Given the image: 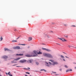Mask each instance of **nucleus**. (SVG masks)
<instances>
[{"label":"nucleus","mask_w":76,"mask_h":76,"mask_svg":"<svg viewBox=\"0 0 76 76\" xmlns=\"http://www.w3.org/2000/svg\"><path fill=\"white\" fill-rule=\"evenodd\" d=\"M37 56V55H35L34 53H31V55L28 54L25 55V56L28 57H35Z\"/></svg>","instance_id":"nucleus-1"},{"label":"nucleus","mask_w":76,"mask_h":76,"mask_svg":"<svg viewBox=\"0 0 76 76\" xmlns=\"http://www.w3.org/2000/svg\"><path fill=\"white\" fill-rule=\"evenodd\" d=\"M33 52L34 54V55H37L35 57H37V56H38L37 54H42V53L40 51H39V52H38L36 50H34L33 51Z\"/></svg>","instance_id":"nucleus-2"},{"label":"nucleus","mask_w":76,"mask_h":76,"mask_svg":"<svg viewBox=\"0 0 76 76\" xmlns=\"http://www.w3.org/2000/svg\"><path fill=\"white\" fill-rule=\"evenodd\" d=\"M48 63L51 65H55V64H58V63L57 62H53V63H52L50 62H49Z\"/></svg>","instance_id":"nucleus-3"},{"label":"nucleus","mask_w":76,"mask_h":76,"mask_svg":"<svg viewBox=\"0 0 76 76\" xmlns=\"http://www.w3.org/2000/svg\"><path fill=\"white\" fill-rule=\"evenodd\" d=\"M42 50H45L46 51H48V52L51 51V50H50V49H46L45 48H42Z\"/></svg>","instance_id":"nucleus-4"},{"label":"nucleus","mask_w":76,"mask_h":76,"mask_svg":"<svg viewBox=\"0 0 76 76\" xmlns=\"http://www.w3.org/2000/svg\"><path fill=\"white\" fill-rule=\"evenodd\" d=\"M26 60H21L19 61L20 63H25L26 62Z\"/></svg>","instance_id":"nucleus-5"},{"label":"nucleus","mask_w":76,"mask_h":76,"mask_svg":"<svg viewBox=\"0 0 76 76\" xmlns=\"http://www.w3.org/2000/svg\"><path fill=\"white\" fill-rule=\"evenodd\" d=\"M58 39H60L62 41L64 42V41H67V40L65 39H64V38H58Z\"/></svg>","instance_id":"nucleus-6"},{"label":"nucleus","mask_w":76,"mask_h":76,"mask_svg":"<svg viewBox=\"0 0 76 76\" xmlns=\"http://www.w3.org/2000/svg\"><path fill=\"white\" fill-rule=\"evenodd\" d=\"M48 57H49V58H53V56L51 55L48 54Z\"/></svg>","instance_id":"nucleus-7"},{"label":"nucleus","mask_w":76,"mask_h":76,"mask_svg":"<svg viewBox=\"0 0 76 76\" xmlns=\"http://www.w3.org/2000/svg\"><path fill=\"white\" fill-rule=\"evenodd\" d=\"M43 55L45 57H48V53H44L43 54Z\"/></svg>","instance_id":"nucleus-8"},{"label":"nucleus","mask_w":76,"mask_h":76,"mask_svg":"<svg viewBox=\"0 0 76 76\" xmlns=\"http://www.w3.org/2000/svg\"><path fill=\"white\" fill-rule=\"evenodd\" d=\"M4 50L6 51H11V50L9 49L8 48H4Z\"/></svg>","instance_id":"nucleus-9"},{"label":"nucleus","mask_w":76,"mask_h":76,"mask_svg":"<svg viewBox=\"0 0 76 76\" xmlns=\"http://www.w3.org/2000/svg\"><path fill=\"white\" fill-rule=\"evenodd\" d=\"M72 69H67L66 71V72H72Z\"/></svg>","instance_id":"nucleus-10"},{"label":"nucleus","mask_w":76,"mask_h":76,"mask_svg":"<svg viewBox=\"0 0 76 76\" xmlns=\"http://www.w3.org/2000/svg\"><path fill=\"white\" fill-rule=\"evenodd\" d=\"M20 58H18L17 59L14 60V61H17V60H20Z\"/></svg>","instance_id":"nucleus-11"},{"label":"nucleus","mask_w":76,"mask_h":76,"mask_svg":"<svg viewBox=\"0 0 76 76\" xmlns=\"http://www.w3.org/2000/svg\"><path fill=\"white\" fill-rule=\"evenodd\" d=\"M7 58V56H4L3 57V58Z\"/></svg>","instance_id":"nucleus-12"},{"label":"nucleus","mask_w":76,"mask_h":76,"mask_svg":"<svg viewBox=\"0 0 76 76\" xmlns=\"http://www.w3.org/2000/svg\"><path fill=\"white\" fill-rule=\"evenodd\" d=\"M23 54H16V56H23Z\"/></svg>","instance_id":"nucleus-13"},{"label":"nucleus","mask_w":76,"mask_h":76,"mask_svg":"<svg viewBox=\"0 0 76 76\" xmlns=\"http://www.w3.org/2000/svg\"><path fill=\"white\" fill-rule=\"evenodd\" d=\"M8 74L9 75V76H13L12 75L11 73H10V72H8Z\"/></svg>","instance_id":"nucleus-14"},{"label":"nucleus","mask_w":76,"mask_h":76,"mask_svg":"<svg viewBox=\"0 0 76 76\" xmlns=\"http://www.w3.org/2000/svg\"><path fill=\"white\" fill-rule=\"evenodd\" d=\"M32 39V37H29L28 39V41H31Z\"/></svg>","instance_id":"nucleus-15"},{"label":"nucleus","mask_w":76,"mask_h":76,"mask_svg":"<svg viewBox=\"0 0 76 76\" xmlns=\"http://www.w3.org/2000/svg\"><path fill=\"white\" fill-rule=\"evenodd\" d=\"M12 42H17V40H12Z\"/></svg>","instance_id":"nucleus-16"},{"label":"nucleus","mask_w":76,"mask_h":76,"mask_svg":"<svg viewBox=\"0 0 76 76\" xmlns=\"http://www.w3.org/2000/svg\"><path fill=\"white\" fill-rule=\"evenodd\" d=\"M17 49H20V48L19 46H16Z\"/></svg>","instance_id":"nucleus-17"},{"label":"nucleus","mask_w":76,"mask_h":76,"mask_svg":"<svg viewBox=\"0 0 76 76\" xmlns=\"http://www.w3.org/2000/svg\"><path fill=\"white\" fill-rule=\"evenodd\" d=\"M12 63H16L17 62L16 61H11Z\"/></svg>","instance_id":"nucleus-18"},{"label":"nucleus","mask_w":76,"mask_h":76,"mask_svg":"<svg viewBox=\"0 0 76 76\" xmlns=\"http://www.w3.org/2000/svg\"><path fill=\"white\" fill-rule=\"evenodd\" d=\"M68 47H69V48H71V47H74V46H70L69 45H68Z\"/></svg>","instance_id":"nucleus-19"},{"label":"nucleus","mask_w":76,"mask_h":76,"mask_svg":"<svg viewBox=\"0 0 76 76\" xmlns=\"http://www.w3.org/2000/svg\"><path fill=\"white\" fill-rule=\"evenodd\" d=\"M44 71V72H47V71L44 69H42L40 70V71Z\"/></svg>","instance_id":"nucleus-20"},{"label":"nucleus","mask_w":76,"mask_h":76,"mask_svg":"<svg viewBox=\"0 0 76 76\" xmlns=\"http://www.w3.org/2000/svg\"><path fill=\"white\" fill-rule=\"evenodd\" d=\"M28 63H32V61H31V60H29L28 61Z\"/></svg>","instance_id":"nucleus-21"},{"label":"nucleus","mask_w":76,"mask_h":76,"mask_svg":"<svg viewBox=\"0 0 76 76\" xmlns=\"http://www.w3.org/2000/svg\"><path fill=\"white\" fill-rule=\"evenodd\" d=\"M46 64H47V66H48V67H50V65H48V63L46 62Z\"/></svg>","instance_id":"nucleus-22"},{"label":"nucleus","mask_w":76,"mask_h":76,"mask_svg":"<svg viewBox=\"0 0 76 76\" xmlns=\"http://www.w3.org/2000/svg\"><path fill=\"white\" fill-rule=\"evenodd\" d=\"M64 37L65 38H68V36L67 35H64Z\"/></svg>","instance_id":"nucleus-23"},{"label":"nucleus","mask_w":76,"mask_h":76,"mask_svg":"<svg viewBox=\"0 0 76 76\" xmlns=\"http://www.w3.org/2000/svg\"><path fill=\"white\" fill-rule=\"evenodd\" d=\"M61 58H64V56H63V55H61Z\"/></svg>","instance_id":"nucleus-24"},{"label":"nucleus","mask_w":76,"mask_h":76,"mask_svg":"<svg viewBox=\"0 0 76 76\" xmlns=\"http://www.w3.org/2000/svg\"><path fill=\"white\" fill-rule=\"evenodd\" d=\"M49 61H51V62H52V63H53L54 62V61L52 60H49Z\"/></svg>","instance_id":"nucleus-25"},{"label":"nucleus","mask_w":76,"mask_h":76,"mask_svg":"<svg viewBox=\"0 0 76 76\" xmlns=\"http://www.w3.org/2000/svg\"><path fill=\"white\" fill-rule=\"evenodd\" d=\"M13 49H14L15 50L16 49H17L16 46V47H13Z\"/></svg>","instance_id":"nucleus-26"},{"label":"nucleus","mask_w":76,"mask_h":76,"mask_svg":"<svg viewBox=\"0 0 76 76\" xmlns=\"http://www.w3.org/2000/svg\"><path fill=\"white\" fill-rule=\"evenodd\" d=\"M36 64L37 65H39V63L37 62H36Z\"/></svg>","instance_id":"nucleus-27"},{"label":"nucleus","mask_w":76,"mask_h":76,"mask_svg":"<svg viewBox=\"0 0 76 76\" xmlns=\"http://www.w3.org/2000/svg\"><path fill=\"white\" fill-rule=\"evenodd\" d=\"M64 66L66 67V68H68V66H67L66 65H65Z\"/></svg>","instance_id":"nucleus-28"},{"label":"nucleus","mask_w":76,"mask_h":76,"mask_svg":"<svg viewBox=\"0 0 76 76\" xmlns=\"http://www.w3.org/2000/svg\"><path fill=\"white\" fill-rule=\"evenodd\" d=\"M3 40V38L2 37H1V40H0V41H1L2 40Z\"/></svg>","instance_id":"nucleus-29"},{"label":"nucleus","mask_w":76,"mask_h":76,"mask_svg":"<svg viewBox=\"0 0 76 76\" xmlns=\"http://www.w3.org/2000/svg\"><path fill=\"white\" fill-rule=\"evenodd\" d=\"M26 73L27 74H28V75H29V74H30V73L29 72H26Z\"/></svg>","instance_id":"nucleus-30"},{"label":"nucleus","mask_w":76,"mask_h":76,"mask_svg":"<svg viewBox=\"0 0 76 76\" xmlns=\"http://www.w3.org/2000/svg\"><path fill=\"white\" fill-rule=\"evenodd\" d=\"M72 26V27L73 26L74 27H76V26H74V25L72 26Z\"/></svg>","instance_id":"nucleus-31"},{"label":"nucleus","mask_w":76,"mask_h":76,"mask_svg":"<svg viewBox=\"0 0 76 76\" xmlns=\"http://www.w3.org/2000/svg\"><path fill=\"white\" fill-rule=\"evenodd\" d=\"M16 67H21V66H16Z\"/></svg>","instance_id":"nucleus-32"},{"label":"nucleus","mask_w":76,"mask_h":76,"mask_svg":"<svg viewBox=\"0 0 76 76\" xmlns=\"http://www.w3.org/2000/svg\"><path fill=\"white\" fill-rule=\"evenodd\" d=\"M21 45H25V44H21Z\"/></svg>","instance_id":"nucleus-33"},{"label":"nucleus","mask_w":76,"mask_h":76,"mask_svg":"<svg viewBox=\"0 0 76 76\" xmlns=\"http://www.w3.org/2000/svg\"><path fill=\"white\" fill-rule=\"evenodd\" d=\"M59 70L60 71H61V70H62V69H59Z\"/></svg>","instance_id":"nucleus-34"},{"label":"nucleus","mask_w":76,"mask_h":76,"mask_svg":"<svg viewBox=\"0 0 76 76\" xmlns=\"http://www.w3.org/2000/svg\"><path fill=\"white\" fill-rule=\"evenodd\" d=\"M19 38H20V37H18L17 39H19Z\"/></svg>","instance_id":"nucleus-35"},{"label":"nucleus","mask_w":76,"mask_h":76,"mask_svg":"<svg viewBox=\"0 0 76 76\" xmlns=\"http://www.w3.org/2000/svg\"><path fill=\"white\" fill-rule=\"evenodd\" d=\"M63 53H64V54H65L67 55V53H64V52H63Z\"/></svg>","instance_id":"nucleus-36"},{"label":"nucleus","mask_w":76,"mask_h":76,"mask_svg":"<svg viewBox=\"0 0 76 76\" xmlns=\"http://www.w3.org/2000/svg\"><path fill=\"white\" fill-rule=\"evenodd\" d=\"M17 31L16 30V29H15L14 31Z\"/></svg>","instance_id":"nucleus-37"},{"label":"nucleus","mask_w":76,"mask_h":76,"mask_svg":"<svg viewBox=\"0 0 76 76\" xmlns=\"http://www.w3.org/2000/svg\"><path fill=\"white\" fill-rule=\"evenodd\" d=\"M65 57H66V58H69V57H68L67 56H65Z\"/></svg>","instance_id":"nucleus-38"},{"label":"nucleus","mask_w":76,"mask_h":76,"mask_svg":"<svg viewBox=\"0 0 76 76\" xmlns=\"http://www.w3.org/2000/svg\"><path fill=\"white\" fill-rule=\"evenodd\" d=\"M64 26H67V25L65 24L64 25Z\"/></svg>","instance_id":"nucleus-39"},{"label":"nucleus","mask_w":76,"mask_h":76,"mask_svg":"<svg viewBox=\"0 0 76 76\" xmlns=\"http://www.w3.org/2000/svg\"><path fill=\"white\" fill-rule=\"evenodd\" d=\"M53 73H56V72H53Z\"/></svg>","instance_id":"nucleus-40"},{"label":"nucleus","mask_w":76,"mask_h":76,"mask_svg":"<svg viewBox=\"0 0 76 76\" xmlns=\"http://www.w3.org/2000/svg\"><path fill=\"white\" fill-rule=\"evenodd\" d=\"M16 65H12V66H16Z\"/></svg>","instance_id":"nucleus-41"},{"label":"nucleus","mask_w":76,"mask_h":76,"mask_svg":"<svg viewBox=\"0 0 76 76\" xmlns=\"http://www.w3.org/2000/svg\"><path fill=\"white\" fill-rule=\"evenodd\" d=\"M18 45H22V44H18Z\"/></svg>","instance_id":"nucleus-42"},{"label":"nucleus","mask_w":76,"mask_h":76,"mask_svg":"<svg viewBox=\"0 0 76 76\" xmlns=\"http://www.w3.org/2000/svg\"><path fill=\"white\" fill-rule=\"evenodd\" d=\"M28 69H30V68H28Z\"/></svg>","instance_id":"nucleus-43"},{"label":"nucleus","mask_w":76,"mask_h":76,"mask_svg":"<svg viewBox=\"0 0 76 76\" xmlns=\"http://www.w3.org/2000/svg\"><path fill=\"white\" fill-rule=\"evenodd\" d=\"M25 76H28V75H25Z\"/></svg>","instance_id":"nucleus-44"},{"label":"nucleus","mask_w":76,"mask_h":76,"mask_svg":"<svg viewBox=\"0 0 76 76\" xmlns=\"http://www.w3.org/2000/svg\"><path fill=\"white\" fill-rule=\"evenodd\" d=\"M63 60H64V61H65V60L64 59H63Z\"/></svg>","instance_id":"nucleus-45"},{"label":"nucleus","mask_w":76,"mask_h":76,"mask_svg":"<svg viewBox=\"0 0 76 76\" xmlns=\"http://www.w3.org/2000/svg\"><path fill=\"white\" fill-rule=\"evenodd\" d=\"M6 75H7V73H6Z\"/></svg>","instance_id":"nucleus-46"},{"label":"nucleus","mask_w":76,"mask_h":76,"mask_svg":"<svg viewBox=\"0 0 76 76\" xmlns=\"http://www.w3.org/2000/svg\"><path fill=\"white\" fill-rule=\"evenodd\" d=\"M75 69H76V67H75Z\"/></svg>","instance_id":"nucleus-47"},{"label":"nucleus","mask_w":76,"mask_h":76,"mask_svg":"<svg viewBox=\"0 0 76 76\" xmlns=\"http://www.w3.org/2000/svg\"><path fill=\"white\" fill-rule=\"evenodd\" d=\"M74 48H76V47H74Z\"/></svg>","instance_id":"nucleus-48"},{"label":"nucleus","mask_w":76,"mask_h":76,"mask_svg":"<svg viewBox=\"0 0 76 76\" xmlns=\"http://www.w3.org/2000/svg\"><path fill=\"white\" fill-rule=\"evenodd\" d=\"M57 44H58V45H60L59 44H57Z\"/></svg>","instance_id":"nucleus-49"},{"label":"nucleus","mask_w":76,"mask_h":76,"mask_svg":"<svg viewBox=\"0 0 76 76\" xmlns=\"http://www.w3.org/2000/svg\"><path fill=\"white\" fill-rule=\"evenodd\" d=\"M0 76H2V75H0Z\"/></svg>","instance_id":"nucleus-50"},{"label":"nucleus","mask_w":76,"mask_h":76,"mask_svg":"<svg viewBox=\"0 0 76 76\" xmlns=\"http://www.w3.org/2000/svg\"><path fill=\"white\" fill-rule=\"evenodd\" d=\"M26 69V70H28V69Z\"/></svg>","instance_id":"nucleus-51"},{"label":"nucleus","mask_w":76,"mask_h":76,"mask_svg":"<svg viewBox=\"0 0 76 76\" xmlns=\"http://www.w3.org/2000/svg\"><path fill=\"white\" fill-rule=\"evenodd\" d=\"M75 64H76V63H75Z\"/></svg>","instance_id":"nucleus-52"},{"label":"nucleus","mask_w":76,"mask_h":76,"mask_svg":"<svg viewBox=\"0 0 76 76\" xmlns=\"http://www.w3.org/2000/svg\"><path fill=\"white\" fill-rule=\"evenodd\" d=\"M1 75L0 74V75Z\"/></svg>","instance_id":"nucleus-53"}]
</instances>
